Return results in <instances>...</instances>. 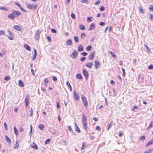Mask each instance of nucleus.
Here are the masks:
<instances>
[{"instance_id": "6", "label": "nucleus", "mask_w": 153, "mask_h": 153, "mask_svg": "<svg viewBox=\"0 0 153 153\" xmlns=\"http://www.w3.org/2000/svg\"><path fill=\"white\" fill-rule=\"evenodd\" d=\"M78 54V51L74 50L72 53V55L73 56V57H72V58L73 59H76V57L77 56Z\"/></svg>"}, {"instance_id": "36", "label": "nucleus", "mask_w": 153, "mask_h": 153, "mask_svg": "<svg viewBox=\"0 0 153 153\" xmlns=\"http://www.w3.org/2000/svg\"><path fill=\"white\" fill-rule=\"evenodd\" d=\"M145 139V136H141L139 140H144Z\"/></svg>"}, {"instance_id": "8", "label": "nucleus", "mask_w": 153, "mask_h": 153, "mask_svg": "<svg viewBox=\"0 0 153 153\" xmlns=\"http://www.w3.org/2000/svg\"><path fill=\"white\" fill-rule=\"evenodd\" d=\"M94 54L95 52L94 51H93V52H91L88 56V58L91 60H92L94 57Z\"/></svg>"}, {"instance_id": "5", "label": "nucleus", "mask_w": 153, "mask_h": 153, "mask_svg": "<svg viewBox=\"0 0 153 153\" xmlns=\"http://www.w3.org/2000/svg\"><path fill=\"white\" fill-rule=\"evenodd\" d=\"M73 93L75 100L76 101L78 100L79 98V95L78 94V93L76 92V91H74Z\"/></svg>"}, {"instance_id": "54", "label": "nucleus", "mask_w": 153, "mask_h": 153, "mask_svg": "<svg viewBox=\"0 0 153 153\" xmlns=\"http://www.w3.org/2000/svg\"><path fill=\"white\" fill-rule=\"evenodd\" d=\"M91 17H88L87 18V20L88 22H91L92 21Z\"/></svg>"}, {"instance_id": "24", "label": "nucleus", "mask_w": 153, "mask_h": 153, "mask_svg": "<svg viewBox=\"0 0 153 153\" xmlns=\"http://www.w3.org/2000/svg\"><path fill=\"white\" fill-rule=\"evenodd\" d=\"M14 133L17 136L19 134V131L15 127H14Z\"/></svg>"}, {"instance_id": "55", "label": "nucleus", "mask_w": 153, "mask_h": 153, "mask_svg": "<svg viewBox=\"0 0 153 153\" xmlns=\"http://www.w3.org/2000/svg\"><path fill=\"white\" fill-rule=\"evenodd\" d=\"M5 34V33L3 30H1L0 31V35H4Z\"/></svg>"}, {"instance_id": "52", "label": "nucleus", "mask_w": 153, "mask_h": 153, "mask_svg": "<svg viewBox=\"0 0 153 153\" xmlns=\"http://www.w3.org/2000/svg\"><path fill=\"white\" fill-rule=\"evenodd\" d=\"M37 56V54H34V55L33 57L32 58V60H35L36 57Z\"/></svg>"}, {"instance_id": "15", "label": "nucleus", "mask_w": 153, "mask_h": 153, "mask_svg": "<svg viewBox=\"0 0 153 153\" xmlns=\"http://www.w3.org/2000/svg\"><path fill=\"white\" fill-rule=\"evenodd\" d=\"M143 77L141 74H140L138 76V81L140 82H143Z\"/></svg>"}, {"instance_id": "12", "label": "nucleus", "mask_w": 153, "mask_h": 153, "mask_svg": "<svg viewBox=\"0 0 153 153\" xmlns=\"http://www.w3.org/2000/svg\"><path fill=\"white\" fill-rule=\"evenodd\" d=\"M8 17L9 19L13 20L15 18V16L13 14H12V12L11 14L8 15Z\"/></svg>"}, {"instance_id": "32", "label": "nucleus", "mask_w": 153, "mask_h": 153, "mask_svg": "<svg viewBox=\"0 0 153 153\" xmlns=\"http://www.w3.org/2000/svg\"><path fill=\"white\" fill-rule=\"evenodd\" d=\"M82 121H86V119L85 117V116L84 114H82Z\"/></svg>"}, {"instance_id": "58", "label": "nucleus", "mask_w": 153, "mask_h": 153, "mask_svg": "<svg viewBox=\"0 0 153 153\" xmlns=\"http://www.w3.org/2000/svg\"><path fill=\"white\" fill-rule=\"evenodd\" d=\"M19 131L20 132H22L24 131V129L22 127H20L19 128Z\"/></svg>"}, {"instance_id": "7", "label": "nucleus", "mask_w": 153, "mask_h": 153, "mask_svg": "<svg viewBox=\"0 0 153 153\" xmlns=\"http://www.w3.org/2000/svg\"><path fill=\"white\" fill-rule=\"evenodd\" d=\"M12 14H13L15 16V15H16L17 17L21 14V13L18 11L13 10L12 11Z\"/></svg>"}, {"instance_id": "10", "label": "nucleus", "mask_w": 153, "mask_h": 153, "mask_svg": "<svg viewBox=\"0 0 153 153\" xmlns=\"http://www.w3.org/2000/svg\"><path fill=\"white\" fill-rule=\"evenodd\" d=\"M93 63L91 62H88L85 65L86 66L90 68H92V66L93 65Z\"/></svg>"}, {"instance_id": "3", "label": "nucleus", "mask_w": 153, "mask_h": 153, "mask_svg": "<svg viewBox=\"0 0 153 153\" xmlns=\"http://www.w3.org/2000/svg\"><path fill=\"white\" fill-rule=\"evenodd\" d=\"M41 32L38 30L35 33V39L36 40L39 41L40 37Z\"/></svg>"}, {"instance_id": "14", "label": "nucleus", "mask_w": 153, "mask_h": 153, "mask_svg": "<svg viewBox=\"0 0 153 153\" xmlns=\"http://www.w3.org/2000/svg\"><path fill=\"white\" fill-rule=\"evenodd\" d=\"M95 28V25L94 23L91 24L88 29V30L90 31L94 29Z\"/></svg>"}, {"instance_id": "26", "label": "nucleus", "mask_w": 153, "mask_h": 153, "mask_svg": "<svg viewBox=\"0 0 153 153\" xmlns=\"http://www.w3.org/2000/svg\"><path fill=\"white\" fill-rule=\"evenodd\" d=\"M82 124H83V126L84 128L85 131H87V128H88L87 126V123H84Z\"/></svg>"}, {"instance_id": "51", "label": "nucleus", "mask_w": 153, "mask_h": 153, "mask_svg": "<svg viewBox=\"0 0 153 153\" xmlns=\"http://www.w3.org/2000/svg\"><path fill=\"white\" fill-rule=\"evenodd\" d=\"M71 16L72 18L73 19H75V15L74 13H71Z\"/></svg>"}, {"instance_id": "46", "label": "nucleus", "mask_w": 153, "mask_h": 153, "mask_svg": "<svg viewBox=\"0 0 153 153\" xmlns=\"http://www.w3.org/2000/svg\"><path fill=\"white\" fill-rule=\"evenodd\" d=\"M100 10L101 11H103L105 10V7L103 6H102L100 8Z\"/></svg>"}, {"instance_id": "20", "label": "nucleus", "mask_w": 153, "mask_h": 153, "mask_svg": "<svg viewBox=\"0 0 153 153\" xmlns=\"http://www.w3.org/2000/svg\"><path fill=\"white\" fill-rule=\"evenodd\" d=\"M153 143V139L149 141L146 144V146L147 147Z\"/></svg>"}, {"instance_id": "33", "label": "nucleus", "mask_w": 153, "mask_h": 153, "mask_svg": "<svg viewBox=\"0 0 153 153\" xmlns=\"http://www.w3.org/2000/svg\"><path fill=\"white\" fill-rule=\"evenodd\" d=\"M74 39L76 42H79V39L77 36H75L74 38Z\"/></svg>"}, {"instance_id": "28", "label": "nucleus", "mask_w": 153, "mask_h": 153, "mask_svg": "<svg viewBox=\"0 0 153 153\" xmlns=\"http://www.w3.org/2000/svg\"><path fill=\"white\" fill-rule=\"evenodd\" d=\"M138 9H139L140 12L141 13H144V11L140 6L139 7Z\"/></svg>"}, {"instance_id": "9", "label": "nucleus", "mask_w": 153, "mask_h": 153, "mask_svg": "<svg viewBox=\"0 0 153 153\" xmlns=\"http://www.w3.org/2000/svg\"><path fill=\"white\" fill-rule=\"evenodd\" d=\"M94 63H95L94 65H95V68L96 69H97L100 66V62L98 60H95L94 61Z\"/></svg>"}, {"instance_id": "2", "label": "nucleus", "mask_w": 153, "mask_h": 153, "mask_svg": "<svg viewBox=\"0 0 153 153\" xmlns=\"http://www.w3.org/2000/svg\"><path fill=\"white\" fill-rule=\"evenodd\" d=\"M38 6V4H28L27 7L29 9H33L36 10Z\"/></svg>"}, {"instance_id": "21", "label": "nucleus", "mask_w": 153, "mask_h": 153, "mask_svg": "<svg viewBox=\"0 0 153 153\" xmlns=\"http://www.w3.org/2000/svg\"><path fill=\"white\" fill-rule=\"evenodd\" d=\"M33 145H31V147L32 148H34V149H36V150H37L38 149V147L34 143V142L33 143Z\"/></svg>"}, {"instance_id": "48", "label": "nucleus", "mask_w": 153, "mask_h": 153, "mask_svg": "<svg viewBox=\"0 0 153 153\" xmlns=\"http://www.w3.org/2000/svg\"><path fill=\"white\" fill-rule=\"evenodd\" d=\"M68 130L70 132H73L72 129L71 127L70 126H68Z\"/></svg>"}, {"instance_id": "4", "label": "nucleus", "mask_w": 153, "mask_h": 153, "mask_svg": "<svg viewBox=\"0 0 153 153\" xmlns=\"http://www.w3.org/2000/svg\"><path fill=\"white\" fill-rule=\"evenodd\" d=\"M82 73L86 79H87L88 78V72L85 69H82Z\"/></svg>"}, {"instance_id": "16", "label": "nucleus", "mask_w": 153, "mask_h": 153, "mask_svg": "<svg viewBox=\"0 0 153 153\" xmlns=\"http://www.w3.org/2000/svg\"><path fill=\"white\" fill-rule=\"evenodd\" d=\"M75 130L77 131L78 133H80V130L79 128V127L76 124V123H75Z\"/></svg>"}, {"instance_id": "30", "label": "nucleus", "mask_w": 153, "mask_h": 153, "mask_svg": "<svg viewBox=\"0 0 153 153\" xmlns=\"http://www.w3.org/2000/svg\"><path fill=\"white\" fill-rule=\"evenodd\" d=\"M0 10H4L5 11H8L9 10L8 8L4 7H0Z\"/></svg>"}, {"instance_id": "64", "label": "nucleus", "mask_w": 153, "mask_h": 153, "mask_svg": "<svg viewBox=\"0 0 153 153\" xmlns=\"http://www.w3.org/2000/svg\"><path fill=\"white\" fill-rule=\"evenodd\" d=\"M100 1L99 0H97L95 3V5H97L98 4H100Z\"/></svg>"}, {"instance_id": "56", "label": "nucleus", "mask_w": 153, "mask_h": 153, "mask_svg": "<svg viewBox=\"0 0 153 153\" xmlns=\"http://www.w3.org/2000/svg\"><path fill=\"white\" fill-rule=\"evenodd\" d=\"M88 1V0H81V2L82 3H86Z\"/></svg>"}, {"instance_id": "1", "label": "nucleus", "mask_w": 153, "mask_h": 153, "mask_svg": "<svg viewBox=\"0 0 153 153\" xmlns=\"http://www.w3.org/2000/svg\"><path fill=\"white\" fill-rule=\"evenodd\" d=\"M81 99L82 101L83 102V105L85 107H87L88 105V102L87 101L86 98L84 97L83 95H81Z\"/></svg>"}, {"instance_id": "45", "label": "nucleus", "mask_w": 153, "mask_h": 153, "mask_svg": "<svg viewBox=\"0 0 153 153\" xmlns=\"http://www.w3.org/2000/svg\"><path fill=\"white\" fill-rule=\"evenodd\" d=\"M149 9L150 10L153 11V6L150 5L149 6Z\"/></svg>"}, {"instance_id": "35", "label": "nucleus", "mask_w": 153, "mask_h": 153, "mask_svg": "<svg viewBox=\"0 0 153 153\" xmlns=\"http://www.w3.org/2000/svg\"><path fill=\"white\" fill-rule=\"evenodd\" d=\"M10 79V77L8 76H6L4 78V80H5L8 81Z\"/></svg>"}, {"instance_id": "18", "label": "nucleus", "mask_w": 153, "mask_h": 153, "mask_svg": "<svg viewBox=\"0 0 153 153\" xmlns=\"http://www.w3.org/2000/svg\"><path fill=\"white\" fill-rule=\"evenodd\" d=\"M78 49L79 51L80 52L82 51L83 50V47L82 45H79V46Z\"/></svg>"}, {"instance_id": "38", "label": "nucleus", "mask_w": 153, "mask_h": 153, "mask_svg": "<svg viewBox=\"0 0 153 153\" xmlns=\"http://www.w3.org/2000/svg\"><path fill=\"white\" fill-rule=\"evenodd\" d=\"M85 28V27L84 25H80V28L81 30H83Z\"/></svg>"}, {"instance_id": "50", "label": "nucleus", "mask_w": 153, "mask_h": 153, "mask_svg": "<svg viewBox=\"0 0 153 153\" xmlns=\"http://www.w3.org/2000/svg\"><path fill=\"white\" fill-rule=\"evenodd\" d=\"M149 69H153V65H150L148 67Z\"/></svg>"}, {"instance_id": "22", "label": "nucleus", "mask_w": 153, "mask_h": 153, "mask_svg": "<svg viewBox=\"0 0 153 153\" xmlns=\"http://www.w3.org/2000/svg\"><path fill=\"white\" fill-rule=\"evenodd\" d=\"M66 43L68 45H70L72 43V41L71 40L69 39L67 41Z\"/></svg>"}, {"instance_id": "47", "label": "nucleus", "mask_w": 153, "mask_h": 153, "mask_svg": "<svg viewBox=\"0 0 153 153\" xmlns=\"http://www.w3.org/2000/svg\"><path fill=\"white\" fill-rule=\"evenodd\" d=\"M51 31L52 33H56V30L54 29H51Z\"/></svg>"}, {"instance_id": "29", "label": "nucleus", "mask_w": 153, "mask_h": 153, "mask_svg": "<svg viewBox=\"0 0 153 153\" xmlns=\"http://www.w3.org/2000/svg\"><path fill=\"white\" fill-rule=\"evenodd\" d=\"M82 147L81 149V150H82L84 149L86 147V146L85 145V142H82Z\"/></svg>"}, {"instance_id": "61", "label": "nucleus", "mask_w": 153, "mask_h": 153, "mask_svg": "<svg viewBox=\"0 0 153 153\" xmlns=\"http://www.w3.org/2000/svg\"><path fill=\"white\" fill-rule=\"evenodd\" d=\"M19 144L17 142H16V144L15 146L14 147V149H16L17 147L19 146Z\"/></svg>"}, {"instance_id": "49", "label": "nucleus", "mask_w": 153, "mask_h": 153, "mask_svg": "<svg viewBox=\"0 0 153 153\" xmlns=\"http://www.w3.org/2000/svg\"><path fill=\"white\" fill-rule=\"evenodd\" d=\"M81 54L83 56H86L88 53H87L86 52H83Z\"/></svg>"}, {"instance_id": "44", "label": "nucleus", "mask_w": 153, "mask_h": 153, "mask_svg": "<svg viewBox=\"0 0 153 153\" xmlns=\"http://www.w3.org/2000/svg\"><path fill=\"white\" fill-rule=\"evenodd\" d=\"M4 128H5V129H6V130H8L7 126V125L6 122H5L4 123Z\"/></svg>"}, {"instance_id": "59", "label": "nucleus", "mask_w": 153, "mask_h": 153, "mask_svg": "<svg viewBox=\"0 0 153 153\" xmlns=\"http://www.w3.org/2000/svg\"><path fill=\"white\" fill-rule=\"evenodd\" d=\"M52 79L54 81H56L57 80V78L55 76H53Z\"/></svg>"}, {"instance_id": "62", "label": "nucleus", "mask_w": 153, "mask_h": 153, "mask_svg": "<svg viewBox=\"0 0 153 153\" xmlns=\"http://www.w3.org/2000/svg\"><path fill=\"white\" fill-rule=\"evenodd\" d=\"M56 106L57 108H60V104L58 102H56Z\"/></svg>"}, {"instance_id": "13", "label": "nucleus", "mask_w": 153, "mask_h": 153, "mask_svg": "<svg viewBox=\"0 0 153 153\" xmlns=\"http://www.w3.org/2000/svg\"><path fill=\"white\" fill-rule=\"evenodd\" d=\"M5 137L7 143H8L9 144H11V140L10 138L7 135H5Z\"/></svg>"}, {"instance_id": "23", "label": "nucleus", "mask_w": 153, "mask_h": 153, "mask_svg": "<svg viewBox=\"0 0 153 153\" xmlns=\"http://www.w3.org/2000/svg\"><path fill=\"white\" fill-rule=\"evenodd\" d=\"M76 78L79 79H82V76L80 74H77L76 75Z\"/></svg>"}, {"instance_id": "27", "label": "nucleus", "mask_w": 153, "mask_h": 153, "mask_svg": "<svg viewBox=\"0 0 153 153\" xmlns=\"http://www.w3.org/2000/svg\"><path fill=\"white\" fill-rule=\"evenodd\" d=\"M29 99H30L29 95L28 94H27L26 95V97L25 98V101L28 102L29 100Z\"/></svg>"}, {"instance_id": "34", "label": "nucleus", "mask_w": 153, "mask_h": 153, "mask_svg": "<svg viewBox=\"0 0 153 153\" xmlns=\"http://www.w3.org/2000/svg\"><path fill=\"white\" fill-rule=\"evenodd\" d=\"M109 53H111L112 56L114 58H115L116 57V55L115 54H114L113 52L111 51H110Z\"/></svg>"}, {"instance_id": "42", "label": "nucleus", "mask_w": 153, "mask_h": 153, "mask_svg": "<svg viewBox=\"0 0 153 153\" xmlns=\"http://www.w3.org/2000/svg\"><path fill=\"white\" fill-rule=\"evenodd\" d=\"M8 38L10 40H13L14 39L12 35H10V36H8Z\"/></svg>"}, {"instance_id": "43", "label": "nucleus", "mask_w": 153, "mask_h": 153, "mask_svg": "<svg viewBox=\"0 0 153 153\" xmlns=\"http://www.w3.org/2000/svg\"><path fill=\"white\" fill-rule=\"evenodd\" d=\"M85 35L84 33H82L81 35V38L82 39L85 36Z\"/></svg>"}, {"instance_id": "63", "label": "nucleus", "mask_w": 153, "mask_h": 153, "mask_svg": "<svg viewBox=\"0 0 153 153\" xmlns=\"http://www.w3.org/2000/svg\"><path fill=\"white\" fill-rule=\"evenodd\" d=\"M112 124H113V121H111V123L109 125L108 127H110V128H111L112 126Z\"/></svg>"}, {"instance_id": "41", "label": "nucleus", "mask_w": 153, "mask_h": 153, "mask_svg": "<svg viewBox=\"0 0 153 153\" xmlns=\"http://www.w3.org/2000/svg\"><path fill=\"white\" fill-rule=\"evenodd\" d=\"M152 150L149 149L148 150H147L146 151H145L144 152V153H150L152 151Z\"/></svg>"}, {"instance_id": "31", "label": "nucleus", "mask_w": 153, "mask_h": 153, "mask_svg": "<svg viewBox=\"0 0 153 153\" xmlns=\"http://www.w3.org/2000/svg\"><path fill=\"white\" fill-rule=\"evenodd\" d=\"M92 48V47L91 45H89L87 46L86 48V50L87 51H90Z\"/></svg>"}, {"instance_id": "19", "label": "nucleus", "mask_w": 153, "mask_h": 153, "mask_svg": "<svg viewBox=\"0 0 153 153\" xmlns=\"http://www.w3.org/2000/svg\"><path fill=\"white\" fill-rule=\"evenodd\" d=\"M24 47L27 50L30 51V47L27 44H25L24 45Z\"/></svg>"}, {"instance_id": "25", "label": "nucleus", "mask_w": 153, "mask_h": 153, "mask_svg": "<svg viewBox=\"0 0 153 153\" xmlns=\"http://www.w3.org/2000/svg\"><path fill=\"white\" fill-rule=\"evenodd\" d=\"M39 128L41 130H43L44 128V126L43 124H40L39 126Z\"/></svg>"}, {"instance_id": "37", "label": "nucleus", "mask_w": 153, "mask_h": 153, "mask_svg": "<svg viewBox=\"0 0 153 153\" xmlns=\"http://www.w3.org/2000/svg\"><path fill=\"white\" fill-rule=\"evenodd\" d=\"M33 109L32 108H31V110L30 111V117H31L33 115Z\"/></svg>"}, {"instance_id": "17", "label": "nucleus", "mask_w": 153, "mask_h": 153, "mask_svg": "<svg viewBox=\"0 0 153 153\" xmlns=\"http://www.w3.org/2000/svg\"><path fill=\"white\" fill-rule=\"evenodd\" d=\"M19 85L22 87L24 86V83L21 80H19Z\"/></svg>"}, {"instance_id": "53", "label": "nucleus", "mask_w": 153, "mask_h": 153, "mask_svg": "<svg viewBox=\"0 0 153 153\" xmlns=\"http://www.w3.org/2000/svg\"><path fill=\"white\" fill-rule=\"evenodd\" d=\"M121 69L123 72V75L124 76L125 75V70L123 68H122Z\"/></svg>"}, {"instance_id": "11", "label": "nucleus", "mask_w": 153, "mask_h": 153, "mask_svg": "<svg viewBox=\"0 0 153 153\" xmlns=\"http://www.w3.org/2000/svg\"><path fill=\"white\" fill-rule=\"evenodd\" d=\"M13 28L15 30L19 31H20L22 30L21 26L18 25L14 26Z\"/></svg>"}, {"instance_id": "39", "label": "nucleus", "mask_w": 153, "mask_h": 153, "mask_svg": "<svg viewBox=\"0 0 153 153\" xmlns=\"http://www.w3.org/2000/svg\"><path fill=\"white\" fill-rule=\"evenodd\" d=\"M153 123V121H152L151 122L149 126L147 128V129H148L149 128H152V123Z\"/></svg>"}, {"instance_id": "57", "label": "nucleus", "mask_w": 153, "mask_h": 153, "mask_svg": "<svg viewBox=\"0 0 153 153\" xmlns=\"http://www.w3.org/2000/svg\"><path fill=\"white\" fill-rule=\"evenodd\" d=\"M85 57H82L80 59V60L82 62L84 61L85 59Z\"/></svg>"}, {"instance_id": "60", "label": "nucleus", "mask_w": 153, "mask_h": 153, "mask_svg": "<svg viewBox=\"0 0 153 153\" xmlns=\"http://www.w3.org/2000/svg\"><path fill=\"white\" fill-rule=\"evenodd\" d=\"M96 129L97 130L99 131H100V127L98 126H97L96 127Z\"/></svg>"}, {"instance_id": "40", "label": "nucleus", "mask_w": 153, "mask_h": 153, "mask_svg": "<svg viewBox=\"0 0 153 153\" xmlns=\"http://www.w3.org/2000/svg\"><path fill=\"white\" fill-rule=\"evenodd\" d=\"M50 139H47L46 140L45 142V144H48L50 142Z\"/></svg>"}]
</instances>
